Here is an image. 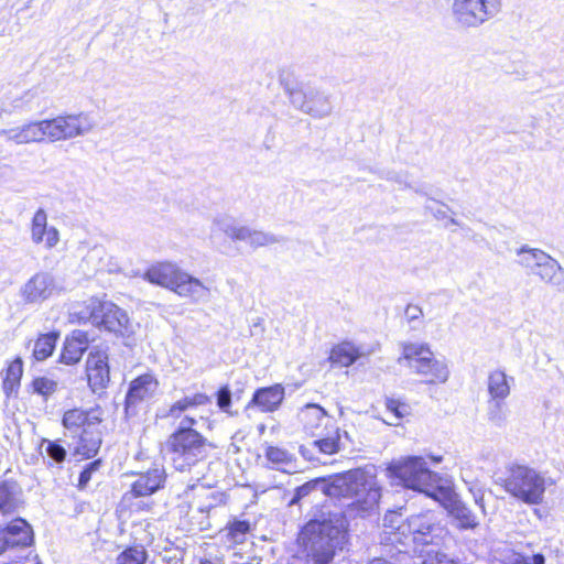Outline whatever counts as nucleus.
<instances>
[{"label": "nucleus", "instance_id": "obj_1", "mask_svg": "<svg viewBox=\"0 0 564 564\" xmlns=\"http://www.w3.org/2000/svg\"><path fill=\"white\" fill-rule=\"evenodd\" d=\"M329 490L330 498L347 501L341 511H328L330 516L343 517V524L347 530L350 520L366 519L378 511L381 489L359 469L334 475Z\"/></svg>", "mask_w": 564, "mask_h": 564}, {"label": "nucleus", "instance_id": "obj_2", "mask_svg": "<svg viewBox=\"0 0 564 564\" xmlns=\"http://www.w3.org/2000/svg\"><path fill=\"white\" fill-rule=\"evenodd\" d=\"M343 517L322 512L310 520L299 535L300 553L305 564H330L337 550L348 540Z\"/></svg>", "mask_w": 564, "mask_h": 564}, {"label": "nucleus", "instance_id": "obj_3", "mask_svg": "<svg viewBox=\"0 0 564 564\" xmlns=\"http://www.w3.org/2000/svg\"><path fill=\"white\" fill-rule=\"evenodd\" d=\"M383 527L386 539L392 544L404 546L405 553L410 546L415 549L419 545L437 544L435 540L447 533L432 511L412 514L406 519H402L398 512H389L383 518Z\"/></svg>", "mask_w": 564, "mask_h": 564}, {"label": "nucleus", "instance_id": "obj_4", "mask_svg": "<svg viewBox=\"0 0 564 564\" xmlns=\"http://www.w3.org/2000/svg\"><path fill=\"white\" fill-rule=\"evenodd\" d=\"M390 476L399 480L403 487L436 497L441 488V476L431 470L422 456H406L393 460L388 467Z\"/></svg>", "mask_w": 564, "mask_h": 564}, {"label": "nucleus", "instance_id": "obj_5", "mask_svg": "<svg viewBox=\"0 0 564 564\" xmlns=\"http://www.w3.org/2000/svg\"><path fill=\"white\" fill-rule=\"evenodd\" d=\"M212 444L197 431L176 430L166 442V453L174 468L189 470L207 458Z\"/></svg>", "mask_w": 564, "mask_h": 564}, {"label": "nucleus", "instance_id": "obj_6", "mask_svg": "<svg viewBox=\"0 0 564 564\" xmlns=\"http://www.w3.org/2000/svg\"><path fill=\"white\" fill-rule=\"evenodd\" d=\"M512 497L527 505H540L543 501L546 480L535 469L524 465H511L506 477L496 481Z\"/></svg>", "mask_w": 564, "mask_h": 564}, {"label": "nucleus", "instance_id": "obj_7", "mask_svg": "<svg viewBox=\"0 0 564 564\" xmlns=\"http://www.w3.org/2000/svg\"><path fill=\"white\" fill-rule=\"evenodd\" d=\"M405 362L412 372L424 377L427 384L445 383L449 377V369L444 360L436 359L426 344L403 343L402 355L398 362Z\"/></svg>", "mask_w": 564, "mask_h": 564}, {"label": "nucleus", "instance_id": "obj_8", "mask_svg": "<svg viewBox=\"0 0 564 564\" xmlns=\"http://www.w3.org/2000/svg\"><path fill=\"white\" fill-rule=\"evenodd\" d=\"M516 253L517 262L522 268L538 275L542 282L564 292V268L557 260L543 250L527 245L519 248Z\"/></svg>", "mask_w": 564, "mask_h": 564}, {"label": "nucleus", "instance_id": "obj_9", "mask_svg": "<svg viewBox=\"0 0 564 564\" xmlns=\"http://www.w3.org/2000/svg\"><path fill=\"white\" fill-rule=\"evenodd\" d=\"M87 308L89 310L88 318L93 325L123 337L134 333L127 312L112 302L91 299Z\"/></svg>", "mask_w": 564, "mask_h": 564}, {"label": "nucleus", "instance_id": "obj_10", "mask_svg": "<svg viewBox=\"0 0 564 564\" xmlns=\"http://www.w3.org/2000/svg\"><path fill=\"white\" fill-rule=\"evenodd\" d=\"M501 10V0H454L452 14L463 28H478Z\"/></svg>", "mask_w": 564, "mask_h": 564}, {"label": "nucleus", "instance_id": "obj_11", "mask_svg": "<svg viewBox=\"0 0 564 564\" xmlns=\"http://www.w3.org/2000/svg\"><path fill=\"white\" fill-rule=\"evenodd\" d=\"M290 102L302 112L313 118L328 117L333 111L330 96L325 91L310 86L301 85L294 88H288Z\"/></svg>", "mask_w": 564, "mask_h": 564}, {"label": "nucleus", "instance_id": "obj_12", "mask_svg": "<svg viewBox=\"0 0 564 564\" xmlns=\"http://www.w3.org/2000/svg\"><path fill=\"white\" fill-rule=\"evenodd\" d=\"M46 120L47 139L51 142L66 141L89 133L95 127L91 117L86 112L57 116Z\"/></svg>", "mask_w": 564, "mask_h": 564}, {"label": "nucleus", "instance_id": "obj_13", "mask_svg": "<svg viewBox=\"0 0 564 564\" xmlns=\"http://www.w3.org/2000/svg\"><path fill=\"white\" fill-rule=\"evenodd\" d=\"M64 291L62 281L52 272L39 271L22 285L20 296L26 304H41Z\"/></svg>", "mask_w": 564, "mask_h": 564}, {"label": "nucleus", "instance_id": "obj_14", "mask_svg": "<svg viewBox=\"0 0 564 564\" xmlns=\"http://www.w3.org/2000/svg\"><path fill=\"white\" fill-rule=\"evenodd\" d=\"M34 542L31 524L23 518H15L4 525H0V554L10 550H22Z\"/></svg>", "mask_w": 564, "mask_h": 564}, {"label": "nucleus", "instance_id": "obj_15", "mask_svg": "<svg viewBox=\"0 0 564 564\" xmlns=\"http://www.w3.org/2000/svg\"><path fill=\"white\" fill-rule=\"evenodd\" d=\"M158 388L159 382L151 373H144L133 379L126 394V413L128 415L135 414L137 408L141 403L150 401L155 395Z\"/></svg>", "mask_w": 564, "mask_h": 564}, {"label": "nucleus", "instance_id": "obj_16", "mask_svg": "<svg viewBox=\"0 0 564 564\" xmlns=\"http://www.w3.org/2000/svg\"><path fill=\"white\" fill-rule=\"evenodd\" d=\"M86 372L88 384L94 392L106 388L110 380L107 352L100 349L91 350L86 360Z\"/></svg>", "mask_w": 564, "mask_h": 564}, {"label": "nucleus", "instance_id": "obj_17", "mask_svg": "<svg viewBox=\"0 0 564 564\" xmlns=\"http://www.w3.org/2000/svg\"><path fill=\"white\" fill-rule=\"evenodd\" d=\"M25 500L20 484L12 478H0V513L12 516L24 508Z\"/></svg>", "mask_w": 564, "mask_h": 564}, {"label": "nucleus", "instance_id": "obj_18", "mask_svg": "<svg viewBox=\"0 0 564 564\" xmlns=\"http://www.w3.org/2000/svg\"><path fill=\"white\" fill-rule=\"evenodd\" d=\"M100 422L101 420L98 417L77 433L78 443L74 448V455H80L86 458H91L97 455L102 443Z\"/></svg>", "mask_w": 564, "mask_h": 564}, {"label": "nucleus", "instance_id": "obj_19", "mask_svg": "<svg viewBox=\"0 0 564 564\" xmlns=\"http://www.w3.org/2000/svg\"><path fill=\"white\" fill-rule=\"evenodd\" d=\"M166 473L163 466H154L145 473H141L131 485L133 497H147L163 488Z\"/></svg>", "mask_w": 564, "mask_h": 564}, {"label": "nucleus", "instance_id": "obj_20", "mask_svg": "<svg viewBox=\"0 0 564 564\" xmlns=\"http://www.w3.org/2000/svg\"><path fill=\"white\" fill-rule=\"evenodd\" d=\"M31 239L35 245L44 243L45 248L52 249L59 241L58 230L47 226V215L43 208L35 212L31 224Z\"/></svg>", "mask_w": 564, "mask_h": 564}, {"label": "nucleus", "instance_id": "obj_21", "mask_svg": "<svg viewBox=\"0 0 564 564\" xmlns=\"http://www.w3.org/2000/svg\"><path fill=\"white\" fill-rule=\"evenodd\" d=\"M300 420L304 431L311 436H322L323 432L330 429L327 425L329 417L324 408L316 403H307L301 409Z\"/></svg>", "mask_w": 564, "mask_h": 564}, {"label": "nucleus", "instance_id": "obj_22", "mask_svg": "<svg viewBox=\"0 0 564 564\" xmlns=\"http://www.w3.org/2000/svg\"><path fill=\"white\" fill-rule=\"evenodd\" d=\"M283 400L284 387L276 383L257 389L247 408H258L261 412H274L280 408Z\"/></svg>", "mask_w": 564, "mask_h": 564}, {"label": "nucleus", "instance_id": "obj_23", "mask_svg": "<svg viewBox=\"0 0 564 564\" xmlns=\"http://www.w3.org/2000/svg\"><path fill=\"white\" fill-rule=\"evenodd\" d=\"M89 341L90 339L87 332L82 329L73 330L64 341V347L59 356L61 362L66 365L77 364L88 349Z\"/></svg>", "mask_w": 564, "mask_h": 564}, {"label": "nucleus", "instance_id": "obj_24", "mask_svg": "<svg viewBox=\"0 0 564 564\" xmlns=\"http://www.w3.org/2000/svg\"><path fill=\"white\" fill-rule=\"evenodd\" d=\"M182 272L175 263L172 262H159L151 265L143 275V279L148 282L160 285L162 288L173 290L178 279V273Z\"/></svg>", "mask_w": 564, "mask_h": 564}, {"label": "nucleus", "instance_id": "obj_25", "mask_svg": "<svg viewBox=\"0 0 564 564\" xmlns=\"http://www.w3.org/2000/svg\"><path fill=\"white\" fill-rule=\"evenodd\" d=\"M177 295L189 297L195 302L202 301L208 296L209 289L203 282L182 270L178 273L177 282L173 290Z\"/></svg>", "mask_w": 564, "mask_h": 564}, {"label": "nucleus", "instance_id": "obj_26", "mask_svg": "<svg viewBox=\"0 0 564 564\" xmlns=\"http://www.w3.org/2000/svg\"><path fill=\"white\" fill-rule=\"evenodd\" d=\"M333 486V476L329 479L315 478L295 488L294 495L291 498L289 506L299 505L302 499L307 497L314 491H319L323 495L330 497V487Z\"/></svg>", "mask_w": 564, "mask_h": 564}, {"label": "nucleus", "instance_id": "obj_27", "mask_svg": "<svg viewBox=\"0 0 564 564\" xmlns=\"http://www.w3.org/2000/svg\"><path fill=\"white\" fill-rule=\"evenodd\" d=\"M267 460L272 465V468L284 471H295V457L286 449L278 446H268L264 453Z\"/></svg>", "mask_w": 564, "mask_h": 564}, {"label": "nucleus", "instance_id": "obj_28", "mask_svg": "<svg viewBox=\"0 0 564 564\" xmlns=\"http://www.w3.org/2000/svg\"><path fill=\"white\" fill-rule=\"evenodd\" d=\"M313 441L312 446L317 448L321 453L326 455H333L339 452L340 432L339 427L330 425V429L323 432L322 436H316Z\"/></svg>", "mask_w": 564, "mask_h": 564}, {"label": "nucleus", "instance_id": "obj_29", "mask_svg": "<svg viewBox=\"0 0 564 564\" xmlns=\"http://www.w3.org/2000/svg\"><path fill=\"white\" fill-rule=\"evenodd\" d=\"M449 512L458 521V528L462 530H473L479 525L476 514L460 500L452 502Z\"/></svg>", "mask_w": 564, "mask_h": 564}, {"label": "nucleus", "instance_id": "obj_30", "mask_svg": "<svg viewBox=\"0 0 564 564\" xmlns=\"http://www.w3.org/2000/svg\"><path fill=\"white\" fill-rule=\"evenodd\" d=\"M97 419L98 416L91 415L89 412L84 410L72 409L64 413L63 425L72 433L77 434L79 431L85 429L88 423H91V421Z\"/></svg>", "mask_w": 564, "mask_h": 564}, {"label": "nucleus", "instance_id": "obj_31", "mask_svg": "<svg viewBox=\"0 0 564 564\" xmlns=\"http://www.w3.org/2000/svg\"><path fill=\"white\" fill-rule=\"evenodd\" d=\"M488 393L491 399H507L510 394L508 377L502 370L491 371L488 376Z\"/></svg>", "mask_w": 564, "mask_h": 564}, {"label": "nucleus", "instance_id": "obj_32", "mask_svg": "<svg viewBox=\"0 0 564 564\" xmlns=\"http://www.w3.org/2000/svg\"><path fill=\"white\" fill-rule=\"evenodd\" d=\"M361 354L359 350L350 343H341L335 346L332 351L329 359L333 364H337L341 367L351 366Z\"/></svg>", "mask_w": 564, "mask_h": 564}, {"label": "nucleus", "instance_id": "obj_33", "mask_svg": "<svg viewBox=\"0 0 564 564\" xmlns=\"http://www.w3.org/2000/svg\"><path fill=\"white\" fill-rule=\"evenodd\" d=\"M215 230L224 232L234 241H240L246 234L245 226H238L229 216L216 217L213 221V231Z\"/></svg>", "mask_w": 564, "mask_h": 564}, {"label": "nucleus", "instance_id": "obj_34", "mask_svg": "<svg viewBox=\"0 0 564 564\" xmlns=\"http://www.w3.org/2000/svg\"><path fill=\"white\" fill-rule=\"evenodd\" d=\"M246 234L240 241H247L252 248L264 247L273 243H279L284 240L282 237H278L270 232L260 230H253L250 227L245 226Z\"/></svg>", "mask_w": 564, "mask_h": 564}, {"label": "nucleus", "instance_id": "obj_35", "mask_svg": "<svg viewBox=\"0 0 564 564\" xmlns=\"http://www.w3.org/2000/svg\"><path fill=\"white\" fill-rule=\"evenodd\" d=\"M57 339H58L57 333H47V334L41 335L34 344V348H33L34 358L39 361H42V360H45L46 358H48L55 349Z\"/></svg>", "mask_w": 564, "mask_h": 564}, {"label": "nucleus", "instance_id": "obj_36", "mask_svg": "<svg viewBox=\"0 0 564 564\" xmlns=\"http://www.w3.org/2000/svg\"><path fill=\"white\" fill-rule=\"evenodd\" d=\"M23 373V367L21 359H15L12 361L8 369L7 375L2 383V389L7 395L12 394L13 392H17L20 380Z\"/></svg>", "mask_w": 564, "mask_h": 564}, {"label": "nucleus", "instance_id": "obj_37", "mask_svg": "<svg viewBox=\"0 0 564 564\" xmlns=\"http://www.w3.org/2000/svg\"><path fill=\"white\" fill-rule=\"evenodd\" d=\"M41 447H44L46 456L50 458L48 465H57L61 466L67 456V451L61 444L59 440L50 441L47 438H43L41 442Z\"/></svg>", "mask_w": 564, "mask_h": 564}, {"label": "nucleus", "instance_id": "obj_38", "mask_svg": "<svg viewBox=\"0 0 564 564\" xmlns=\"http://www.w3.org/2000/svg\"><path fill=\"white\" fill-rule=\"evenodd\" d=\"M148 554L142 545L129 546L117 557V564H144Z\"/></svg>", "mask_w": 564, "mask_h": 564}, {"label": "nucleus", "instance_id": "obj_39", "mask_svg": "<svg viewBox=\"0 0 564 564\" xmlns=\"http://www.w3.org/2000/svg\"><path fill=\"white\" fill-rule=\"evenodd\" d=\"M22 127L25 143L41 142L47 139L46 120L29 122Z\"/></svg>", "mask_w": 564, "mask_h": 564}, {"label": "nucleus", "instance_id": "obj_40", "mask_svg": "<svg viewBox=\"0 0 564 564\" xmlns=\"http://www.w3.org/2000/svg\"><path fill=\"white\" fill-rule=\"evenodd\" d=\"M487 415L492 424L502 426L507 420L505 399H490Z\"/></svg>", "mask_w": 564, "mask_h": 564}, {"label": "nucleus", "instance_id": "obj_41", "mask_svg": "<svg viewBox=\"0 0 564 564\" xmlns=\"http://www.w3.org/2000/svg\"><path fill=\"white\" fill-rule=\"evenodd\" d=\"M228 531V538L234 543H242L246 534L250 531V523L247 520H234L226 527Z\"/></svg>", "mask_w": 564, "mask_h": 564}, {"label": "nucleus", "instance_id": "obj_42", "mask_svg": "<svg viewBox=\"0 0 564 564\" xmlns=\"http://www.w3.org/2000/svg\"><path fill=\"white\" fill-rule=\"evenodd\" d=\"M505 564H545V556L536 553L532 556H525L512 550H508L506 557L502 560Z\"/></svg>", "mask_w": 564, "mask_h": 564}, {"label": "nucleus", "instance_id": "obj_43", "mask_svg": "<svg viewBox=\"0 0 564 564\" xmlns=\"http://www.w3.org/2000/svg\"><path fill=\"white\" fill-rule=\"evenodd\" d=\"M33 391L44 399H47L56 392L58 382L47 377H36L32 381Z\"/></svg>", "mask_w": 564, "mask_h": 564}, {"label": "nucleus", "instance_id": "obj_44", "mask_svg": "<svg viewBox=\"0 0 564 564\" xmlns=\"http://www.w3.org/2000/svg\"><path fill=\"white\" fill-rule=\"evenodd\" d=\"M386 408L394 419L393 421L389 422L390 425L397 426L399 421L408 413V405L394 399H387Z\"/></svg>", "mask_w": 564, "mask_h": 564}, {"label": "nucleus", "instance_id": "obj_45", "mask_svg": "<svg viewBox=\"0 0 564 564\" xmlns=\"http://www.w3.org/2000/svg\"><path fill=\"white\" fill-rule=\"evenodd\" d=\"M422 564H457V562L446 553L431 549L426 551Z\"/></svg>", "mask_w": 564, "mask_h": 564}, {"label": "nucleus", "instance_id": "obj_46", "mask_svg": "<svg viewBox=\"0 0 564 564\" xmlns=\"http://www.w3.org/2000/svg\"><path fill=\"white\" fill-rule=\"evenodd\" d=\"M101 466V460L96 459L94 462L88 463L84 469L80 471L78 477V488L84 489L88 485L91 479V475L97 471Z\"/></svg>", "mask_w": 564, "mask_h": 564}, {"label": "nucleus", "instance_id": "obj_47", "mask_svg": "<svg viewBox=\"0 0 564 564\" xmlns=\"http://www.w3.org/2000/svg\"><path fill=\"white\" fill-rule=\"evenodd\" d=\"M216 402L223 412H229L231 405V391L228 386H223L216 393Z\"/></svg>", "mask_w": 564, "mask_h": 564}, {"label": "nucleus", "instance_id": "obj_48", "mask_svg": "<svg viewBox=\"0 0 564 564\" xmlns=\"http://www.w3.org/2000/svg\"><path fill=\"white\" fill-rule=\"evenodd\" d=\"M0 134L6 137L7 140L12 141L17 144L25 143L23 127L4 129V130H1Z\"/></svg>", "mask_w": 564, "mask_h": 564}, {"label": "nucleus", "instance_id": "obj_49", "mask_svg": "<svg viewBox=\"0 0 564 564\" xmlns=\"http://www.w3.org/2000/svg\"><path fill=\"white\" fill-rule=\"evenodd\" d=\"M189 408L191 405L188 401V395H186L171 405L169 410V415L173 417H178L182 412L188 410Z\"/></svg>", "mask_w": 564, "mask_h": 564}, {"label": "nucleus", "instance_id": "obj_50", "mask_svg": "<svg viewBox=\"0 0 564 564\" xmlns=\"http://www.w3.org/2000/svg\"><path fill=\"white\" fill-rule=\"evenodd\" d=\"M33 98L34 94H32L31 91H26L22 97L13 100V107L17 109L31 110L33 108L31 105Z\"/></svg>", "mask_w": 564, "mask_h": 564}, {"label": "nucleus", "instance_id": "obj_51", "mask_svg": "<svg viewBox=\"0 0 564 564\" xmlns=\"http://www.w3.org/2000/svg\"><path fill=\"white\" fill-rule=\"evenodd\" d=\"M404 314L409 323H414L421 319V317L423 316V311L417 305L409 304L405 308Z\"/></svg>", "mask_w": 564, "mask_h": 564}, {"label": "nucleus", "instance_id": "obj_52", "mask_svg": "<svg viewBox=\"0 0 564 564\" xmlns=\"http://www.w3.org/2000/svg\"><path fill=\"white\" fill-rule=\"evenodd\" d=\"M188 401L191 408H195L212 403V398L205 393H195L194 395H188Z\"/></svg>", "mask_w": 564, "mask_h": 564}, {"label": "nucleus", "instance_id": "obj_53", "mask_svg": "<svg viewBox=\"0 0 564 564\" xmlns=\"http://www.w3.org/2000/svg\"><path fill=\"white\" fill-rule=\"evenodd\" d=\"M406 175L399 173V172H389L386 176L388 181H393L400 185H404L405 187H409L410 185L405 181Z\"/></svg>", "mask_w": 564, "mask_h": 564}, {"label": "nucleus", "instance_id": "obj_54", "mask_svg": "<svg viewBox=\"0 0 564 564\" xmlns=\"http://www.w3.org/2000/svg\"><path fill=\"white\" fill-rule=\"evenodd\" d=\"M196 423V420L189 416H185L181 422L176 430H186V431H195L193 425Z\"/></svg>", "mask_w": 564, "mask_h": 564}, {"label": "nucleus", "instance_id": "obj_55", "mask_svg": "<svg viewBox=\"0 0 564 564\" xmlns=\"http://www.w3.org/2000/svg\"><path fill=\"white\" fill-rule=\"evenodd\" d=\"M440 206L441 207L435 209V210L431 206H429V205H426L425 208L427 210H431V213L434 215L435 218L443 219V218L446 217V212L443 209V207H446V205L440 204Z\"/></svg>", "mask_w": 564, "mask_h": 564}, {"label": "nucleus", "instance_id": "obj_56", "mask_svg": "<svg viewBox=\"0 0 564 564\" xmlns=\"http://www.w3.org/2000/svg\"><path fill=\"white\" fill-rule=\"evenodd\" d=\"M473 496H474V500H475L476 505H478L484 510L485 509L484 494L481 492V490L478 489L476 491H473Z\"/></svg>", "mask_w": 564, "mask_h": 564}, {"label": "nucleus", "instance_id": "obj_57", "mask_svg": "<svg viewBox=\"0 0 564 564\" xmlns=\"http://www.w3.org/2000/svg\"><path fill=\"white\" fill-rule=\"evenodd\" d=\"M473 496H474V500H475L476 505H478L484 510L485 509L484 494L481 492V490L478 489L476 491H473Z\"/></svg>", "mask_w": 564, "mask_h": 564}, {"label": "nucleus", "instance_id": "obj_58", "mask_svg": "<svg viewBox=\"0 0 564 564\" xmlns=\"http://www.w3.org/2000/svg\"><path fill=\"white\" fill-rule=\"evenodd\" d=\"M300 453L301 455L307 459V460H312L313 457H312V453H311V449L304 445L300 446Z\"/></svg>", "mask_w": 564, "mask_h": 564}, {"label": "nucleus", "instance_id": "obj_59", "mask_svg": "<svg viewBox=\"0 0 564 564\" xmlns=\"http://www.w3.org/2000/svg\"><path fill=\"white\" fill-rule=\"evenodd\" d=\"M163 560H164V561H166L167 563H171V564H172V563H173V564H178V563L181 562V558H180V557H177L176 555H174V556H170V557L164 556V558H163Z\"/></svg>", "mask_w": 564, "mask_h": 564}, {"label": "nucleus", "instance_id": "obj_60", "mask_svg": "<svg viewBox=\"0 0 564 564\" xmlns=\"http://www.w3.org/2000/svg\"><path fill=\"white\" fill-rule=\"evenodd\" d=\"M369 564H392V563H390L389 561H387L384 558H373L372 561L369 562Z\"/></svg>", "mask_w": 564, "mask_h": 564}, {"label": "nucleus", "instance_id": "obj_61", "mask_svg": "<svg viewBox=\"0 0 564 564\" xmlns=\"http://www.w3.org/2000/svg\"><path fill=\"white\" fill-rule=\"evenodd\" d=\"M430 458L432 459V462L434 464H438L442 462L443 457L442 456H430Z\"/></svg>", "mask_w": 564, "mask_h": 564}, {"label": "nucleus", "instance_id": "obj_62", "mask_svg": "<svg viewBox=\"0 0 564 564\" xmlns=\"http://www.w3.org/2000/svg\"><path fill=\"white\" fill-rule=\"evenodd\" d=\"M199 564H217V563L214 562L213 560L205 558V560H202Z\"/></svg>", "mask_w": 564, "mask_h": 564}, {"label": "nucleus", "instance_id": "obj_63", "mask_svg": "<svg viewBox=\"0 0 564 564\" xmlns=\"http://www.w3.org/2000/svg\"><path fill=\"white\" fill-rule=\"evenodd\" d=\"M263 145H264V148H265L267 150H270V149H271V145H270V142H269L268 138L264 140Z\"/></svg>", "mask_w": 564, "mask_h": 564}, {"label": "nucleus", "instance_id": "obj_64", "mask_svg": "<svg viewBox=\"0 0 564 564\" xmlns=\"http://www.w3.org/2000/svg\"><path fill=\"white\" fill-rule=\"evenodd\" d=\"M449 223L452 225H458L457 220L455 218H449Z\"/></svg>", "mask_w": 564, "mask_h": 564}]
</instances>
